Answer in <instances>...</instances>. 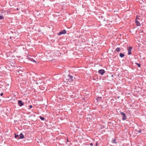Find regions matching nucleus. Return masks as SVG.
<instances>
[{
  "label": "nucleus",
  "instance_id": "ddd939ff",
  "mask_svg": "<svg viewBox=\"0 0 146 146\" xmlns=\"http://www.w3.org/2000/svg\"><path fill=\"white\" fill-rule=\"evenodd\" d=\"M115 141H116V140L115 139H114L112 141V142L113 143H117L116 142H115Z\"/></svg>",
  "mask_w": 146,
  "mask_h": 146
},
{
  "label": "nucleus",
  "instance_id": "2eb2a0df",
  "mask_svg": "<svg viewBox=\"0 0 146 146\" xmlns=\"http://www.w3.org/2000/svg\"><path fill=\"white\" fill-rule=\"evenodd\" d=\"M40 118L42 120H44V117H42L41 116H40Z\"/></svg>",
  "mask_w": 146,
  "mask_h": 146
},
{
  "label": "nucleus",
  "instance_id": "a211bd4d",
  "mask_svg": "<svg viewBox=\"0 0 146 146\" xmlns=\"http://www.w3.org/2000/svg\"><path fill=\"white\" fill-rule=\"evenodd\" d=\"M98 145V144L97 142H96V146H97Z\"/></svg>",
  "mask_w": 146,
  "mask_h": 146
},
{
  "label": "nucleus",
  "instance_id": "4468645a",
  "mask_svg": "<svg viewBox=\"0 0 146 146\" xmlns=\"http://www.w3.org/2000/svg\"><path fill=\"white\" fill-rule=\"evenodd\" d=\"M19 135H16V134H15V138H18V139H19Z\"/></svg>",
  "mask_w": 146,
  "mask_h": 146
},
{
  "label": "nucleus",
  "instance_id": "9b49d317",
  "mask_svg": "<svg viewBox=\"0 0 146 146\" xmlns=\"http://www.w3.org/2000/svg\"><path fill=\"white\" fill-rule=\"evenodd\" d=\"M29 59L31 60V61H33L34 62H36V61L33 58H29Z\"/></svg>",
  "mask_w": 146,
  "mask_h": 146
},
{
  "label": "nucleus",
  "instance_id": "f03ea898",
  "mask_svg": "<svg viewBox=\"0 0 146 146\" xmlns=\"http://www.w3.org/2000/svg\"><path fill=\"white\" fill-rule=\"evenodd\" d=\"M132 48V47L131 46H129L127 48L128 55H130L131 54V50Z\"/></svg>",
  "mask_w": 146,
  "mask_h": 146
},
{
  "label": "nucleus",
  "instance_id": "b1692460",
  "mask_svg": "<svg viewBox=\"0 0 146 146\" xmlns=\"http://www.w3.org/2000/svg\"><path fill=\"white\" fill-rule=\"evenodd\" d=\"M68 139H67V142H68Z\"/></svg>",
  "mask_w": 146,
  "mask_h": 146
},
{
  "label": "nucleus",
  "instance_id": "1a4fd4ad",
  "mask_svg": "<svg viewBox=\"0 0 146 146\" xmlns=\"http://www.w3.org/2000/svg\"><path fill=\"white\" fill-rule=\"evenodd\" d=\"M4 17L2 15H0V20H2L4 19Z\"/></svg>",
  "mask_w": 146,
  "mask_h": 146
},
{
  "label": "nucleus",
  "instance_id": "dca6fc26",
  "mask_svg": "<svg viewBox=\"0 0 146 146\" xmlns=\"http://www.w3.org/2000/svg\"><path fill=\"white\" fill-rule=\"evenodd\" d=\"M136 64L139 67L141 66V64H140L136 63Z\"/></svg>",
  "mask_w": 146,
  "mask_h": 146
},
{
  "label": "nucleus",
  "instance_id": "5701e85b",
  "mask_svg": "<svg viewBox=\"0 0 146 146\" xmlns=\"http://www.w3.org/2000/svg\"><path fill=\"white\" fill-rule=\"evenodd\" d=\"M36 83L37 84H38V83L37 82H36Z\"/></svg>",
  "mask_w": 146,
  "mask_h": 146
},
{
  "label": "nucleus",
  "instance_id": "aec40b11",
  "mask_svg": "<svg viewBox=\"0 0 146 146\" xmlns=\"http://www.w3.org/2000/svg\"><path fill=\"white\" fill-rule=\"evenodd\" d=\"M29 107L30 108H32L33 107L32 105H30Z\"/></svg>",
  "mask_w": 146,
  "mask_h": 146
},
{
  "label": "nucleus",
  "instance_id": "393cba45",
  "mask_svg": "<svg viewBox=\"0 0 146 146\" xmlns=\"http://www.w3.org/2000/svg\"><path fill=\"white\" fill-rule=\"evenodd\" d=\"M1 99H0V101H1Z\"/></svg>",
  "mask_w": 146,
  "mask_h": 146
},
{
  "label": "nucleus",
  "instance_id": "20e7f679",
  "mask_svg": "<svg viewBox=\"0 0 146 146\" xmlns=\"http://www.w3.org/2000/svg\"><path fill=\"white\" fill-rule=\"evenodd\" d=\"M105 72V70L103 69L100 70L98 71V73L100 74L101 75H103Z\"/></svg>",
  "mask_w": 146,
  "mask_h": 146
},
{
  "label": "nucleus",
  "instance_id": "f3484780",
  "mask_svg": "<svg viewBox=\"0 0 146 146\" xmlns=\"http://www.w3.org/2000/svg\"><path fill=\"white\" fill-rule=\"evenodd\" d=\"M138 132L139 133H141V129H139V130H138Z\"/></svg>",
  "mask_w": 146,
  "mask_h": 146
},
{
  "label": "nucleus",
  "instance_id": "6e6552de",
  "mask_svg": "<svg viewBox=\"0 0 146 146\" xmlns=\"http://www.w3.org/2000/svg\"><path fill=\"white\" fill-rule=\"evenodd\" d=\"M20 138L23 139L24 137V135L23 133H21L20 135Z\"/></svg>",
  "mask_w": 146,
  "mask_h": 146
},
{
  "label": "nucleus",
  "instance_id": "39448f33",
  "mask_svg": "<svg viewBox=\"0 0 146 146\" xmlns=\"http://www.w3.org/2000/svg\"><path fill=\"white\" fill-rule=\"evenodd\" d=\"M66 33V31L65 30H63L60 31L59 33V35H60L62 34H65Z\"/></svg>",
  "mask_w": 146,
  "mask_h": 146
},
{
  "label": "nucleus",
  "instance_id": "412c9836",
  "mask_svg": "<svg viewBox=\"0 0 146 146\" xmlns=\"http://www.w3.org/2000/svg\"><path fill=\"white\" fill-rule=\"evenodd\" d=\"M3 95V93H1L0 94V95H1V96H2Z\"/></svg>",
  "mask_w": 146,
  "mask_h": 146
},
{
  "label": "nucleus",
  "instance_id": "0eeeda50",
  "mask_svg": "<svg viewBox=\"0 0 146 146\" xmlns=\"http://www.w3.org/2000/svg\"><path fill=\"white\" fill-rule=\"evenodd\" d=\"M135 23L136 24V25L138 26H140L141 25L140 23L137 20H136L135 21Z\"/></svg>",
  "mask_w": 146,
  "mask_h": 146
},
{
  "label": "nucleus",
  "instance_id": "9d476101",
  "mask_svg": "<svg viewBox=\"0 0 146 146\" xmlns=\"http://www.w3.org/2000/svg\"><path fill=\"white\" fill-rule=\"evenodd\" d=\"M119 56L121 57H123L124 56V54L122 53H120L119 54Z\"/></svg>",
  "mask_w": 146,
  "mask_h": 146
},
{
  "label": "nucleus",
  "instance_id": "423d86ee",
  "mask_svg": "<svg viewBox=\"0 0 146 146\" xmlns=\"http://www.w3.org/2000/svg\"><path fill=\"white\" fill-rule=\"evenodd\" d=\"M24 104L22 102V101L20 100H19L18 101V104L19 106L20 107L22 106Z\"/></svg>",
  "mask_w": 146,
  "mask_h": 146
},
{
  "label": "nucleus",
  "instance_id": "4be33fe9",
  "mask_svg": "<svg viewBox=\"0 0 146 146\" xmlns=\"http://www.w3.org/2000/svg\"><path fill=\"white\" fill-rule=\"evenodd\" d=\"M90 145L91 146H93V143H90Z\"/></svg>",
  "mask_w": 146,
  "mask_h": 146
},
{
  "label": "nucleus",
  "instance_id": "f257e3e1",
  "mask_svg": "<svg viewBox=\"0 0 146 146\" xmlns=\"http://www.w3.org/2000/svg\"><path fill=\"white\" fill-rule=\"evenodd\" d=\"M66 78L64 79V82H66L67 84H68V82H70L72 81L73 80V78L72 76L69 74L68 75Z\"/></svg>",
  "mask_w": 146,
  "mask_h": 146
},
{
  "label": "nucleus",
  "instance_id": "7ed1b4c3",
  "mask_svg": "<svg viewBox=\"0 0 146 146\" xmlns=\"http://www.w3.org/2000/svg\"><path fill=\"white\" fill-rule=\"evenodd\" d=\"M121 114L123 116L122 120H125L126 118V117L125 113L123 112H121Z\"/></svg>",
  "mask_w": 146,
  "mask_h": 146
},
{
  "label": "nucleus",
  "instance_id": "6ab92c4d",
  "mask_svg": "<svg viewBox=\"0 0 146 146\" xmlns=\"http://www.w3.org/2000/svg\"><path fill=\"white\" fill-rule=\"evenodd\" d=\"M139 17V16H138V15H137L136 17V19H138V18Z\"/></svg>",
  "mask_w": 146,
  "mask_h": 146
},
{
  "label": "nucleus",
  "instance_id": "f8f14e48",
  "mask_svg": "<svg viewBox=\"0 0 146 146\" xmlns=\"http://www.w3.org/2000/svg\"><path fill=\"white\" fill-rule=\"evenodd\" d=\"M121 50V48H116L115 50L117 52H119Z\"/></svg>",
  "mask_w": 146,
  "mask_h": 146
}]
</instances>
